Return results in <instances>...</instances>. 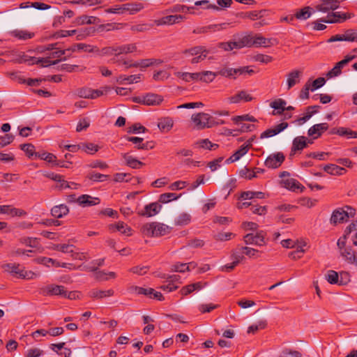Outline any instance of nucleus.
Instances as JSON below:
<instances>
[{
	"label": "nucleus",
	"instance_id": "f257e3e1",
	"mask_svg": "<svg viewBox=\"0 0 357 357\" xmlns=\"http://www.w3.org/2000/svg\"><path fill=\"white\" fill-rule=\"evenodd\" d=\"M66 53V50H55L54 51L50 52L49 55L45 58H36V57H28L27 56H24L22 59V61L20 62H27L29 65H32L34 63L39 64L41 63L43 67H47L52 65H55L61 61L66 60V57L61 58L63 55Z\"/></svg>",
	"mask_w": 357,
	"mask_h": 357
},
{
	"label": "nucleus",
	"instance_id": "f03ea898",
	"mask_svg": "<svg viewBox=\"0 0 357 357\" xmlns=\"http://www.w3.org/2000/svg\"><path fill=\"white\" fill-rule=\"evenodd\" d=\"M356 210L354 208L346 206L334 210L330 220L333 225L340 224L347 221L349 218H354Z\"/></svg>",
	"mask_w": 357,
	"mask_h": 357
},
{
	"label": "nucleus",
	"instance_id": "7ed1b4c3",
	"mask_svg": "<svg viewBox=\"0 0 357 357\" xmlns=\"http://www.w3.org/2000/svg\"><path fill=\"white\" fill-rule=\"evenodd\" d=\"M142 232L148 236H160L169 232V227L162 223H146L142 227Z\"/></svg>",
	"mask_w": 357,
	"mask_h": 357
},
{
	"label": "nucleus",
	"instance_id": "20e7f679",
	"mask_svg": "<svg viewBox=\"0 0 357 357\" xmlns=\"http://www.w3.org/2000/svg\"><path fill=\"white\" fill-rule=\"evenodd\" d=\"M210 119L211 117L209 114L204 112H199L192 116V121L198 129L212 127L213 123Z\"/></svg>",
	"mask_w": 357,
	"mask_h": 357
},
{
	"label": "nucleus",
	"instance_id": "39448f33",
	"mask_svg": "<svg viewBox=\"0 0 357 357\" xmlns=\"http://www.w3.org/2000/svg\"><path fill=\"white\" fill-rule=\"evenodd\" d=\"M266 232L264 231H259L255 234H248L243 237V241L245 244L255 245L258 246H262L266 245L265 241Z\"/></svg>",
	"mask_w": 357,
	"mask_h": 357
},
{
	"label": "nucleus",
	"instance_id": "423d86ee",
	"mask_svg": "<svg viewBox=\"0 0 357 357\" xmlns=\"http://www.w3.org/2000/svg\"><path fill=\"white\" fill-rule=\"evenodd\" d=\"M284 160L285 156L284 153L282 152H277L268 156L264 162V165L268 168L276 169L281 166Z\"/></svg>",
	"mask_w": 357,
	"mask_h": 357
},
{
	"label": "nucleus",
	"instance_id": "0eeeda50",
	"mask_svg": "<svg viewBox=\"0 0 357 357\" xmlns=\"http://www.w3.org/2000/svg\"><path fill=\"white\" fill-rule=\"evenodd\" d=\"M66 288L62 285L50 284L40 289L43 296H61L63 297Z\"/></svg>",
	"mask_w": 357,
	"mask_h": 357
},
{
	"label": "nucleus",
	"instance_id": "6e6552de",
	"mask_svg": "<svg viewBox=\"0 0 357 357\" xmlns=\"http://www.w3.org/2000/svg\"><path fill=\"white\" fill-rule=\"evenodd\" d=\"M163 100L161 96L155 93H148L142 98H137L136 102L146 105H158Z\"/></svg>",
	"mask_w": 357,
	"mask_h": 357
},
{
	"label": "nucleus",
	"instance_id": "1a4fd4ad",
	"mask_svg": "<svg viewBox=\"0 0 357 357\" xmlns=\"http://www.w3.org/2000/svg\"><path fill=\"white\" fill-rule=\"evenodd\" d=\"M229 24L222 23L218 24H210L208 26L197 27L193 30V33L195 34L207 33L209 32L219 31L222 29H225Z\"/></svg>",
	"mask_w": 357,
	"mask_h": 357
},
{
	"label": "nucleus",
	"instance_id": "9d476101",
	"mask_svg": "<svg viewBox=\"0 0 357 357\" xmlns=\"http://www.w3.org/2000/svg\"><path fill=\"white\" fill-rule=\"evenodd\" d=\"M328 129V125L327 123L315 124L308 129L307 135L313 139H317Z\"/></svg>",
	"mask_w": 357,
	"mask_h": 357
},
{
	"label": "nucleus",
	"instance_id": "9b49d317",
	"mask_svg": "<svg viewBox=\"0 0 357 357\" xmlns=\"http://www.w3.org/2000/svg\"><path fill=\"white\" fill-rule=\"evenodd\" d=\"M306 147H307V137L304 136L295 137L292 142L291 155L296 153L297 151H302Z\"/></svg>",
	"mask_w": 357,
	"mask_h": 357
},
{
	"label": "nucleus",
	"instance_id": "f8f14e48",
	"mask_svg": "<svg viewBox=\"0 0 357 357\" xmlns=\"http://www.w3.org/2000/svg\"><path fill=\"white\" fill-rule=\"evenodd\" d=\"M162 206L157 202H153L149 204H147L144 206V211L142 212H139V215L142 216L146 217H151L156 214H158Z\"/></svg>",
	"mask_w": 357,
	"mask_h": 357
},
{
	"label": "nucleus",
	"instance_id": "ddd939ff",
	"mask_svg": "<svg viewBox=\"0 0 357 357\" xmlns=\"http://www.w3.org/2000/svg\"><path fill=\"white\" fill-rule=\"evenodd\" d=\"M0 213L10 215L12 217H20L26 215V212L25 211L13 208L10 205L0 206Z\"/></svg>",
	"mask_w": 357,
	"mask_h": 357
},
{
	"label": "nucleus",
	"instance_id": "4468645a",
	"mask_svg": "<svg viewBox=\"0 0 357 357\" xmlns=\"http://www.w3.org/2000/svg\"><path fill=\"white\" fill-rule=\"evenodd\" d=\"M340 255L348 263L357 265V253L351 246L344 248L340 251Z\"/></svg>",
	"mask_w": 357,
	"mask_h": 357
},
{
	"label": "nucleus",
	"instance_id": "2eb2a0df",
	"mask_svg": "<svg viewBox=\"0 0 357 357\" xmlns=\"http://www.w3.org/2000/svg\"><path fill=\"white\" fill-rule=\"evenodd\" d=\"M100 202L99 198L93 197L89 195H82L77 198V203L83 207L95 206L98 204Z\"/></svg>",
	"mask_w": 357,
	"mask_h": 357
},
{
	"label": "nucleus",
	"instance_id": "dca6fc26",
	"mask_svg": "<svg viewBox=\"0 0 357 357\" xmlns=\"http://www.w3.org/2000/svg\"><path fill=\"white\" fill-rule=\"evenodd\" d=\"M114 291L112 289L107 290L93 289L89 291L88 296L93 299H102L106 297L112 296L114 295Z\"/></svg>",
	"mask_w": 357,
	"mask_h": 357
},
{
	"label": "nucleus",
	"instance_id": "f3484780",
	"mask_svg": "<svg viewBox=\"0 0 357 357\" xmlns=\"http://www.w3.org/2000/svg\"><path fill=\"white\" fill-rule=\"evenodd\" d=\"M287 105V102L281 98L275 100L271 102V107L273 108L274 110L272 112V114L280 115L285 111V106Z\"/></svg>",
	"mask_w": 357,
	"mask_h": 357
},
{
	"label": "nucleus",
	"instance_id": "a211bd4d",
	"mask_svg": "<svg viewBox=\"0 0 357 357\" xmlns=\"http://www.w3.org/2000/svg\"><path fill=\"white\" fill-rule=\"evenodd\" d=\"M116 55L117 56L121 54H126L132 53L137 51V45L135 43H129L125 45L116 44Z\"/></svg>",
	"mask_w": 357,
	"mask_h": 357
},
{
	"label": "nucleus",
	"instance_id": "6ab92c4d",
	"mask_svg": "<svg viewBox=\"0 0 357 357\" xmlns=\"http://www.w3.org/2000/svg\"><path fill=\"white\" fill-rule=\"evenodd\" d=\"M326 279L330 284H337L339 285H344L347 282L344 281L342 278V273H341V278L339 279L338 273L335 271L330 270L326 275Z\"/></svg>",
	"mask_w": 357,
	"mask_h": 357
},
{
	"label": "nucleus",
	"instance_id": "aec40b11",
	"mask_svg": "<svg viewBox=\"0 0 357 357\" xmlns=\"http://www.w3.org/2000/svg\"><path fill=\"white\" fill-rule=\"evenodd\" d=\"M323 169L331 175L340 176L347 172L346 169L335 164H328L323 167Z\"/></svg>",
	"mask_w": 357,
	"mask_h": 357
},
{
	"label": "nucleus",
	"instance_id": "412c9836",
	"mask_svg": "<svg viewBox=\"0 0 357 357\" xmlns=\"http://www.w3.org/2000/svg\"><path fill=\"white\" fill-rule=\"evenodd\" d=\"M69 213L68 207L65 204L54 206L51 209V214L55 218H61Z\"/></svg>",
	"mask_w": 357,
	"mask_h": 357
},
{
	"label": "nucleus",
	"instance_id": "4be33fe9",
	"mask_svg": "<svg viewBox=\"0 0 357 357\" xmlns=\"http://www.w3.org/2000/svg\"><path fill=\"white\" fill-rule=\"evenodd\" d=\"M301 71L295 70L287 74V82L288 89L292 88L294 85L300 82V77L301 75Z\"/></svg>",
	"mask_w": 357,
	"mask_h": 357
},
{
	"label": "nucleus",
	"instance_id": "5701e85b",
	"mask_svg": "<svg viewBox=\"0 0 357 357\" xmlns=\"http://www.w3.org/2000/svg\"><path fill=\"white\" fill-rule=\"evenodd\" d=\"M249 150V145H242L232 155L226 160V163H231L238 160L242 156L245 155Z\"/></svg>",
	"mask_w": 357,
	"mask_h": 357
},
{
	"label": "nucleus",
	"instance_id": "b1692460",
	"mask_svg": "<svg viewBox=\"0 0 357 357\" xmlns=\"http://www.w3.org/2000/svg\"><path fill=\"white\" fill-rule=\"evenodd\" d=\"M122 157L126 160V165L132 169H139L144 163L131 156L128 153H123Z\"/></svg>",
	"mask_w": 357,
	"mask_h": 357
},
{
	"label": "nucleus",
	"instance_id": "393cba45",
	"mask_svg": "<svg viewBox=\"0 0 357 357\" xmlns=\"http://www.w3.org/2000/svg\"><path fill=\"white\" fill-rule=\"evenodd\" d=\"M195 6H187L185 5L175 4L167 10V13H189L190 14H195L194 11Z\"/></svg>",
	"mask_w": 357,
	"mask_h": 357
},
{
	"label": "nucleus",
	"instance_id": "a878e982",
	"mask_svg": "<svg viewBox=\"0 0 357 357\" xmlns=\"http://www.w3.org/2000/svg\"><path fill=\"white\" fill-rule=\"evenodd\" d=\"M282 183L284 188L293 192H296L297 190L303 191V189L304 188V187L294 178L282 180Z\"/></svg>",
	"mask_w": 357,
	"mask_h": 357
},
{
	"label": "nucleus",
	"instance_id": "bb28decb",
	"mask_svg": "<svg viewBox=\"0 0 357 357\" xmlns=\"http://www.w3.org/2000/svg\"><path fill=\"white\" fill-rule=\"evenodd\" d=\"M174 126V121L171 117L160 118L158 123V127L162 132L169 131Z\"/></svg>",
	"mask_w": 357,
	"mask_h": 357
},
{
	"label": "nucleus",
	"instance_id": "cd10ccee",
	"mask_svg": "<svg viewBox=\"0 0 357 357\" xmlns=\"http://www.w3.org/2000/svg\"><path fill=\"white\" fill-rule=\"evenodd\" d=\"M313 12L314 10L310 6H305L300 10H298L294 14V17L298 20H305L312 15Z\"/></svg>",
	"mask_w": 357,
	"mask_h": 357
},
{
	"label": "nucleus",
	"instance_id": "c85d7f7f",
	"mask_svg": "<svg viewBox=\"0 0 357 357\" xmlns=\"http://www.w3.org/2000/svg\"><path fill=\"white\" fill-rule=\"evenodd\" d=\"M195 10L198 9V7L203 10L212 9L219 10L220 8L215 4L211 3L208 0H200L195 2L194 6Z\"/></svg>",
	"mask_w": 357,
	"mask_h": 357
},
{
	"label": "nucleus",
	"instance_id": "c756f323",
	"mask_svg": "<svg viewBox=\"0 0 357 357\" xmlns=\"http://www.w3.org/2000/svg\"><path fill=\"white\" fill-rule=\"evenodd\" d=\"M109 229L114 231H119L121 233L126 234L128 236L130 235V232L131 231V229L123 222H119L116 224H112L109 226Z\"/></svg>",
	"mask_w": 357,
	"mask_h": 357
},
{
	"label": "nucleus",
	"instance_id": "7c9ffc66",
	"mask_svg": "<svg viewBox=\"0 0 357 357\" xmlns=\"http://www.w3.org/2000/svg\"><path fill=\"white\" fill-rule=\"evenodd\" d=\"M144 8L141 3H128L123 5V13L128 11L130 14H135Z\"/></svg>",
	"mask_w": 357,
	"mask_h": 357
},
{
	"label": "nucleus",
	"instance_id": "2f4dec72",
	"mask_svg": "<svg viewBox=\"0 0 357 357\" xmlns=\"http://www.w3.org/2000/svg\"><path fill=\"white\" fill-rule=\"evenodd\" d=\"M12 36L17 38L20 40H26L32 38L34 33L26 30H14L11 32Z\"/></svg>",
	"mask_w": 357,
	"mask_h": 357
},
{
	"label": "nucleus",
	"instance_id": "473e14b6",
	"mask_svg": "<svg viewBox=\"0 0 357 357\" xmlns=\"http://www.w3.org/2000/svg\"><path fill=\"white\" fill-rule=\"evenodd\" d=\"M208 51L204 46H196L190 49L185 50L183 54L185 55L197 56Z\"/></svg>",
	"mask_w": 357,
	"mask_h": 357
},
{
	"label": "nucleus",
	"instance_id": "72a5a7b5",
	"mask_svg": "<svg viewBox=\"0 0 357 357\" xmlns=\"http://www.w3.org/2000/svg\"><path fill=\"white\" fill-rule=\"evenodd\" d=\"M154 24L157 26L174 24H176L174 15H167L160 19L155 20Z\"/></svg>",
	"mask_w": 357,
	"mask_h": 357
},
{
	"label": "nucleus",
	"instance_id": "f704fd0d",
	"mask_svg": "<svg viewBox=\"0 0 357 357\" xmlns=\"http://www.w3.org/2000/svg\"><path fill=\"white\" fill-rule=\"evenodd\" d=\"M96 53L100 56L114 55V56H117L116 44L112 46L105 47L102 48L101 50H100L98 48V51L96 52Z\"/></svg>",
	"mask_w": 357,
	"mask_h": 357
},
{
	"label": "nucleus",
	"instance_id": "c9c22d12",
	"mask_svg": "<svg viewBox=\"0 0 357 357\" xmlns=\"http://www.w3.org/2000/svg\"><path fill=\"white\" fill-rule=\"evenodd\" d=\"M191 220V216L187 213H183L180 214L176 219H175V225H188L190 222Z\"/></svg>",
	"mask_w": 357,
	"mask_h": 357
},
{
	"label": "nucleus",
	"instance_id": "e433bc0d",
	"mask_svg": "<svg viewBox=\"0 0 357 357\" xmlns=\"http://www.w3.org/2000/svg\"><path fill=\"white\" fill-rule=\"evenodd\" d=\"M109 177V175L102 174L96 172H89L86 178L93 182H100L106 180Z\"/></svg>",
	"mask_w": 357,
	"mask_h": 357
},
{
	"label": "nucleus",
	"instance_id": "4c0bfd02",
	"mask_svg": "<svg viewBox=\"0 0 357 357\" xmlns=\"http://www.w3.org/2000/svg\"><path fill=\"white\" fill-rule=\"evenodd\" d=\"M97 20L96 17L82 15L76 18V23L79 25L94 24Z\"/></svg>",
	"mask_w": 357,
	"mask_h": 357
},
{
	"label": "nucleus",
	"instance_id": "58836bf2",
	"mask_svg": "<svg viewBox=\"0 0 357 357\" xmlns=\"http://www.w3.org/2000/svg\"><path fill=\"white\" fill-rule=\"evenodd\" d=\"M140 79V75H133L130 76L121 75L117 79V82L120 84H123L126 82L128 83L138 82Z\"/></svg>",
	"mask_w": 357,
	"mask_h": 357
},
{
	"label": "nucleus",
	"instance_id": "ea45409f",
	"mask_svg": "<svg viewBox=\"0 0 357 357\" xmlns=\"http://www.w3.org/2000/svg\"><path fill=\"white\" fill-rule=\"evenodd\" d=\"M20 149L24 151L29 158H33L36 155L35 146L32 144H23L20 145Z\"/></svg>",
	"mask_w": 357,
	"mask_h": 357
},
{
	"label": "nucleus",
	"instance_id": "a19ab883",
	"mask_svg": "<svg viewBox=\"0 0 357 357\" xmlns=\"http://www.w3.org/2000/svg\"><path fill=\"white\" fill-rule=\"evenodd\" d=\"M80 147L82 151L89 154H93L98 151V146L93 143H82Z\"/></svg>",
	"mask_w": 357,
	"mask_h": 357
},
{
	"label": "nucleus",
	"instance_id": "79ce46f5",
	"mask_svg": "<svg viewBox=\"0 0 357 357\" xmlns=\"http://www.w3.org/2000/svg\"><path fill=\"white\" fill-rule=\"evenodd\" d=\"M253 37L246 36L242 38L240 40L236 41L238 45L237 49H241L243 47H251L253 45Z\"/></svg>",
	"mask_w": 357,
	"mask_h": 357
},
{
	"label": "nucleus",
	"instance_id": "37998d69",
	"mask_svg": "<svg viewBox=\"0 0 357 357\" xmlns=\"http://www.w3.org/2000/svg\"><path fill=\"white\" fill-rule=\"evenodd\" d=\"M180 196L176 195V193L167 192L163 193L160 195L159 202L163 204H167L172 200L177 199Z\"/></svg>",
	"mask_w": 357,
	"mask_h": 357
},
{
	"label": "nucleus",
	"instance_id": "c03bdc74",
	"mask_svg": "<svg viewBox=\"0 0 357 357\" xmlns=\"http://www.w3.org/2000/svg\"><path fill=\"white\" fill-rule=\"evenodd\" d=\"M234 73H235L234 68L225 67V68H220L217 71V75H221V76H223L225 77H228V78L236 79V77L234 76Z\"/></svg>",
	"mask_w": 357,
	"mask_h": 357
},
{
	"label": "nucleus",
	"instance_id": "a18cd8bd",
	"mask_svg": "<svg viewBox=\"0 0 357 357\" xmlns=\"http://www.w3.org/2000/svg\"><path fill=\"white\" fill-rule=\"evenodd\" d=\"M216 76H218L217 72L204 71V72H202V76L200 78V81L207 82V83L211 82L213 81V79L215 78Z\"/></svg>",
	"mask_w": 357,
	"mask_h": 357
},
{
	"label": "nucleus",
	"instance_id": "49530a36",
	"mask_svg": "<svg viewBox=\"0 0 357 357\" xmlns=\"http://www.w3.org/2000/svg\"><path fill=\"white\" fill-rule=\"evenodd\" d=\"M155 61L151 59H142L139 62H135L129 66H133V68L142 67L147 68L151 66L155 65Z\"/></svg>",
	"mask_w": 357,
	"mask_h": 357
},
{
	"label": "nucleus",
	"instance_id": "de8ad7c7",
	"mask_svg": "<svg viewBox=\"0 0 357 357\" xmlns=\"http://www.w3.org/2000/svg\"><path fill=\"white\" fill-rule=\"evenodd\" d=\"M75 94L82 98H90L91 97V89L87 87H83L77 89L75 91Z\"/></svg>",
	"mask_w": 357,
	"mask_h": 357
},
{
	"label": "nucleus",
	"instance_id": "09e8293b",
	"mask_svg": "<svg viewBox=\"0 0 357 357\" xmlns=\"http://www.w3.org/2000/svg\"><path fill=\"white\" fill-rule=\"evenodd\" d=\"M74 248L73 245L69 244H56L54 245L53 249L61 251L64 253H73Z\"/></svg>",
	"mask_w": 357,
	"mask_h": 357
},
{
	"label": "nucleus",
	"instance_id": "8fccbe9b",
	"mask_svg": "<svg viewBox=\"0 0 357 357\" xmlns=\"http://www.w3.org/2000/svg\"><path fill=\"white\" fill-rule=\"evenodd\" d=\"M77 50H83L86 52H96L98 51V47L96 46H92L85 43H77L76 44Z\"/></svg>",
	"mask_w": 357,
	"mask_h": 357
},
{
	"label": "nucleus",
	"instance_id": "3c124183",
	"mask_svg": "<svg viewBox=\"0 0 357 357\" xmlns=\"http://www.w3.org/2000/svg\"><path fill=\"white\" fill-rule=\"evenodd\" d=\"M280 357H302V354L298 351L286 348L281 351Z\"/></svg>",
	"mask_w": 357,
	"mask_h": 357
},
{
	"label": "nucleus",
	"instance_id": "603ef678",
	"mask_svg": "<svg viewBox=\"0 0 357 357\" xmlns=\"http://www.w3.org/2000/svg\"><path fill=\"white\" fill-rule=\"evenodd\" d=\"M345 41L357 42V31L348 29L344 33Z\"/></svg>",
	"mask_w": 357,
	"mask_h": 357
},
{
	"label": "nucleus",
	"instance_id": "864d4df0",
	"mask_svg": "<svg viewBox=\"0 0 357 357\" xmlns=\"http://www.w3.org/2000/svg\"><path fill=\"white\" fill-rule=\"evenodd\" d=\"M152 25L149 24H139L130 26V30L134 32H144L149 30Z\"/></svg>",
	"mask_w": 357,
	"mask_h": 357
},
{
	"label": "nucleus",
	"instance_id": "5fc2aeb1",
	"mask_svg": "<svg viewBox=\"0 0 357 357\" xmlns=\"http://www.w3.org/2000/svg\"><path fill=\"white\" fill-rule=\"evenodd\" d=\"M270 40L267 39L263 36H259L253 37V45L255 46H264V47H268V45L267 43H269Z\"/></svg>",
	"mask_w": 357,
	"mask_h": 357
},
{
	"label": "nucleus",
	"instance_id": "6e6d98bb",
	"mask_svg": "<svg viewBox=\"0 0 357 357\" xmlns=\"http://www.w3.org/2000/svg\"><path fill=\"white\" fill-rule=\"evenodd\" d=\"M20 241L22 243L31 248H37L38 245V238H36L25 237L21 238Z\"/></svg>",
	"mask_w": 357,
	"mask_h": 357
},
{
	"label": "nucleus",
	"instance_id": "4d7b16f0",
	"mask_svg": "<svg viewBox=\"0 0 357 357\" xmlns=\"http://www.w3.org/2000/svg\"><path fill=\"white\" fill-rule=\"evenodd\" d=\"M19 266V264H7L5 265V267H6L7 270L10 273L19 275L20 276L24 278V275L22 274L23 271L20 270Z\"/></svg>",
	"mask_w": 357,
	"mask_h": 357
},
{
	"label": "nucleus",
	"instance_id": "13d9d810",
	"mask_svg": "<svg viewBox=\"0 0 357 357\" xmlns=\"http://www.w3.org/2000/svg\"><path fill=\"white\" fill-rule=\"evenodd\" d=\"M237 46L238 45L236 44V41L220 43L218 44V47L225 51H230L234 49H237Z\"/></svg>",
	"mask_w": 357,
	"mask_h": 357
},
{
	"label": "nucleus",
	"instance_id": "bf43d9fd",
	"mask_svg": "<svg viewBox=\"0 0 357 357\" xmlns=\"http://www.w3.org/2000/svg\"><path fill=\"white\" fill-rule=\"evenodd\" d=\"M90 126V121L88 118H83L79 120L77 123L76 131L81 132L83 130H86Z\"/></svg>",
	"mask_w": 357,
	"mask_h": 357
},
{
	"label": "nucleus",
	"instance_id": "052dcab7",
	"mask_svg": "<svg viewBox=\"0 0 357 357\" xmlns=\"http://www.w3.org/2000/svg\"><path fill=\"white\" fill-rule=\"evenodd\" d=\"M234 121L236 123H240L243 121H247L250 122H256L257 120L252 116H250L249 114L242 115V116H236L233 119Z\"/></svg>",
	"mask_w": 357,
	"mask_h": 357
},
{
	"label": "nucleus",
	"instance_id": "680f3d73",
	"mask_svg": "<svg viewBox=\"0 0 357 357\" xmlns=\"http://www.w3.org/2000/svg\"><path fill=\"white\" fill-rule=\"evenodd\" d=\"M342 68L338 64V63H337L335 66L327 73L326 77L328 78H331L340 75L342 73Z\"/></svg>",
	"mask_w": 357,
	"mask_h": 357
},
{
	"label": "nucleus",
	"instance_id": "e2e57ef3",
	"mask_svg": "<svg viewBox=\"0 0 357 357\" xmlns=\"http://www.w3.org/2000/svg\"><path fill=\"white\" fill-rule=\"evenodd\" d=\"M14 140V136L12 134H6L0 138V149L10 144Z\"/></svg>",
	"mask_w": 357,
	"mask_h": 357
},
{
	"label": "nucleus",
	"instance_id": "0e129e2a",
	"mask_svg": "<svg viewBox=\"0 0 357 357\" xmlns=\"http://www.w3.org/2000/svg\"><path fill=\"white\" fill-rule=\"evenodd\" d=\"M239 175L241 177L245 178L249 180L256 177L255 171H251L250 169L246 167L240 171Z\"/></svg>",
	"mask_w": 357,
	"mask_h": 357
},
{
	"label": "nucleus",
	"instance_id": "69168bd1",
	"mask_svg": "<svg viewBox=\"0 0 357 357\" xmlns=\"http://www.w3.org/2000/svg\"><path fill=\"white\" fill-rule=\"evenodd\" d=\"M255 61H259L263 63H268L272 61L273 58L268 55H265L263 54H258L254 56L253 57Z\"/></svg>",
	"mask_w": 357,
	"mask_h": 357
},
{
	"label": "nucleus",
	"instance_id": "338daca9",
	"mask_svg": "<svg viewBox=\"0 0 357 357\" xmlns=\"http://www.w3.org/2000/svg\"><path fill=\"white\" fill-rule=\"evenodd\" d=\"M205 245V242L204 240L199 238L191 239L188 241L187 246L192 247L194 248H202Z\"/></svg>",
	"mask_w": 357,
	"mask_h": 357
},
{
	"label": "nucleus",
	"instance_id": "774afa93",
	"mask_svg": "<svg viewBox=\"0 0 357 357\" xmlns=\"http://www.w3.org/2000/svg\"><path fill=\"white\" fill-rule=\"evenodd\" d=\"M43 354V350L38 348H32L27 350L24 357H40Z\"/></svg>",
	"mask_w": 357,
	"mask_h": 357
}]
</instances>
